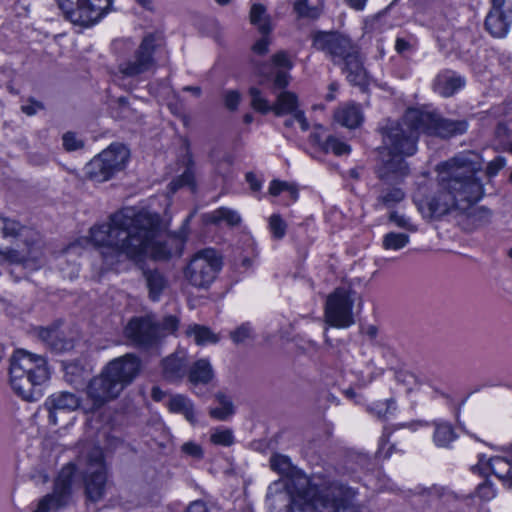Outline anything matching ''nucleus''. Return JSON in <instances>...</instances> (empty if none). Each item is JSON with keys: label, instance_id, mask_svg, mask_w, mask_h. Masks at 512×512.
<instances>
[{"label": "nucleus", "instance_id": "obj_48", "mask_svg": "<svg viewBox=\"0 0 512 512\" xmlns=\"http://www.w3.org/2000/svg\"><path fill=\"white\" fill-rule=\"evenodd\" d=\"M476 494L480 499L489 501L496 496V490L491 482L485 480L477 486Z\"/></svg>", "mask_w": 512, "mask_h": 512}, {"label": "nucleus", "instance_id": "obj_28", "mask_svg": "<svg viewBox=\"0 0 512 512\" xmlns=\"http://www.w3.org/2000/svg\"><path fill=\"white\" fill-rule=\"evenodd\" d=\"M433 442L439 448H448L450 444L456 440L457 435L452 425L443 420H435L433 422Z\"/></svg>", "mask_w": 512, "mask_h": 512}, {"label": "nucleus", "instance_id": "obj_55", "mask_svg": "<svg viewBox=\"0 0 512 512\" xmlns=\"http://www.w3.org/2000/svg\"><path fill=\"white\" fill-rule=\"evenodd\" d=\"M505 159L502 157H497L493 161H491L487 167V175L492 177L495 176L499 170H501L505 166Z\"/></svg>", "mask_w": 512, "mask_h": 512}, {"label": "nucleus", "instance_id": "obj_21", "mask_svg": "<svg viewBox=\"0 0 512 512\" xmlns=\"http://www.w3.org/2000/svg\"><path fill=\"white\" fill-rule=\"evenodd\" d=\"M160 36L156 33L147 34L135 54V60L130 63V76L148 71L153 66V52Z\"/></svg>", "mask_w": 512, "mask_h": 512}, {"label": "nucleus", "instance_id": "obj_12", "mask_svg": "<svg viewBox=\"0 0 512 512\" xmlns=\"http://www.w3.org/2000/svg\"><path fill=\"white\" fill-rule=\"evenodd\" d=\"M178 328V319L167 316L161 325L156 324L150 316L130 320V344L141 350H154L161 339L174 333Z\"/></svg>", "mask_w": 512, "mask_h": 512}, {"label": "nucleus", "instance_id": "obj_57", "mask_svg": "<svg viewBox=\"0 0 512 512\" xmlns=\"http://www.w3.org/2000/svg\"><path fill=\"white\" fill-rule=\"evenodd\" d=\"M43 105L40 102L31 100L29 104L23 105L21 110L28 116H32L37 113L39 109H42Z\"/></svg>", "mask_w": 512, "mask_h": 512}, {"label": "nucleus", "instance_id": "obj_49", "mask_svg": "<svg viewBox=\"0 0 512 512\" xmlns=\"http://www.w3.org/2000/svg\"><path fill=\"white\" fill-rule=\"evenodd\" d=\"M252 335V328L249 324H243L231 332V338L235 343H243Z\"/></svg>", "mask_w": 512, "mask_h": 512}, {"label": "nucleus", "instance_id": "obj_54", "mask_svg": "<svg viewBox=\"0 0 512 512\" xmlns=\"http://www.w3.org/2000/svg\"><path fill=\"white\" fill-rule=\"evenodd\" d=\"M269 44L268 34H262V37L253 45L252 50L255 54L264 55L268 51Z\"/></svg>", "mask_w": 512, "mask_h": 512}, {"label": "nucleus", "instance_id": "obj_35", "mask_svg": "<svg viewBox=\"0 0 512 512\" xmlns=\"http://www.w3.org/2000/svg\"><path fill=\"white\" fill-rule=\"evenodd\" d=\"M189 336L194 337V341L198 345L215 344L218 342L219 337L210 329L204 326L194 325L187 330Z\"/></svg>", "mask_w": 512, "mask_h": 512}, {"label": "nucleus", "instance_id": "obj_14", "mask_svg": "<svg viewBox=\"0 0 512 512\" xmlns=\"http://www.w3.org/2000/svg\"><path fill=\"white\" fill-rule=\"evenodd\" d=\"M65 18L73 24L90 26L105 13L109 0H56Z\"/></svg>", "mask_w": 512, "mask_h": 512}, {"label": "nucleus", "instance_id": "obj_51", "mask_svg": "<svg viewBox=\"0 0 512 512\" xmlns=\"http://www.w3.org/2000/svg\"><path fill=\"white\" fill-rule=\"evenodd\" d=\"M240 100H241V95L236 90H229V91L225 92V94H224L225 106L230 110L236 109L240 103Z\"/></svg>", "mask_w": 512, "mask_h": 512}, {"label": "nucleus", "instance_id": "obj_42", "mask_svg": "<svg viewBox=\"0 0 512 512\" xmlns=\"http://www.w3.org/2000/svg\"><path fill=\"white\" fill-rule=\"evenodd\" d=\"M268 226L274 239H282L285 236L287 225L280 215H271L269 217Z\"/></svg>", "mask_w": 512, "mask_h": 512}, {"label": "nucleus", "instance_id": "obj_18", "mask_svg": "<svg viewBox=\"0 0 512 512\" xmlns=\"http://www.w3.org/2000/svg\"><path fill=\"white\" fill-rule=\"evenodd\" d=\"M86 397L83 399L76 393L69 391H60L50 395L45 401V407L49 412V420L52 424H57L59 413H70L80 410L85 415H93L84 409Z\"/></svg>", "mask_w": 512, "mask_h": 512}, {"label": "nucleus", "instance_id": "obj_63", "mask_svg": "<svg viewBox=\"0 0 512 512\" xmlns=\"http://www.w3.org/2000/svg\"><path fill=\"white\" fill-rule=\"evenodd\" d=\"M395 47L398 52H403L407 49L408 43L403 39H397Z\"/></svg>", "mask_w": 512, "mask_h": 512}, {"label": "nucleus", "instance_id": "obj_13", "mask_svg": "<svg viewBox=\"0 0 512 512\" xmlns=\"http://www.w3.org/2000/svg\"><path fill=\"white\" fill-rule=\"evenodd\" d=\"M221 264V258L214 249H203L190 260L184 271L185 278L195 287L206 288L214 281Z\"/></svg>", "mask_w": 512, "mask_h": 512}, {"label": "nucleus", "instance_id": "obj_9", "mask_svg": "<svg viewBox=\"0 0 512 512\" xmlns=\"http://www.w3.org/2000/svg\"><path fill=\"white\" fill-rule=\"evenodd\" d=\"M10 384L23 399H35V388L49 379L46 360L41 355L17 350L10 359Z\"/></svg>", "mask_w": 512, "mask_h": 512}, {"label": "nucleus", "instance_id": "obj_1", "mask_svg": "<svg viewBox=\"0 0 512 512\" xmlns=\"http://www.w3.org/2000/svg\"><path fill=\"white\" fill-rule=\"evenodd\" d=\"M466 129L464 121H451L440 118L434 112L408 109L401 122H393L384 128L383 149L388 156V159H384L387 172L405 174L403 157L416 152V141L421 133L446 138L461 134Z\"/></svg>", "mask_w": 512, "mask_h": 512}, {"label": "nucleus", "instance_id": "obj_22", "mask_svg": "<svg viewBox=\"0 0 512 512\" xmlns=\"http://www.w3.org/2000/svg\"><path fill=\"white\" fill-rule=\"evenodd\" d=\"M186 368L187 354L185 350H177L161 361L162 377L170 383L181 381L186 374Z\"/></svg>", "mask_w": 512, "mask_h": 512}, {"label": "nucleus", "instance_id": "obj_37", "mask_svg": "<svg viewBox=\"0 0 512 512\" xmlns=\"http://www.w3.org/2000/svg\"><path fill=\"white\" fill-rule=\"evenodd\" d=\"M269 193L273 196H278L281 193H286L291 202H295L298 198V189L296 188V186L285 181H272L269 186Z\"/></svg>", "mask_w": 512, "mask_h": 512}, {"label": "nucleus", "instance_id": "obj_34", "mask_svg": "<svg viewBox=\"0 0 512 512\" xmlns=\"http://www.w3.org/2000/svg\"><path fill=\"white\" fill-rule=\"evenodd\" d=\"M23 229L24 227L19 222L0 217V254L4 246L3 241L19 236Z\"/></svg>", "mask_w": 512, "mask_h": 512}, {"label": "nucleus", "instance_id": "obj_5", "mask_svg": "<svg viewBox=\"0 0 512 512\" xmlns=\"http://www.w3.org/2000/svg\"><path fill=\"white\" fill-rule=\"evenodd\" d=\"M271 468L283 476L282 479L274 481L269 485L267 501L276 506L278 500H287L293 496V491L298 493L300 498H307L310 491L315 493L320 486L334 484L320 475L307 476L300 469L292 465L289 457L282 454H275L270 458Z\"/></svg>", "mask_w": 512, "mask_h": 512}, {"label": "nucleus", "instance_id": "obj_19", "mask_svg": "<svg viewBox=\"0 0 512 512\" xmlns=\"http://www.w3.org/2000/svg\"><path fill=\"white\" fill-rule=\"evenodd\" d=\"M512 24V6L506 0H491V9L486 16L485 27L494 37L507 35Z\"/></svg>", "mask_w": 512, "mask_h": 512}, {"label": "nucleus", "instance_id": "obj_39", "mask_svg": "<svg viewBox=\"0 0 512 512\" xmlns=\"http://www.w3.org/2000/svg\"><path fill=\"white\" fill-rule=\"evenodd\" d=\"M316 141L325 151H331L337 156L349 154L351 150L349 145L335 137H328L323 143H321L320 139L316 137Z\"/></svg>", "mask_w": 512, "mask_h": 512}, {"label": "nucleus", "instance_id": "obj_61", "mask_svg": "<svg viewBox=\"0 0 512 512\" xmlns=\"http://www.w3.org/2000/svg\"><path fill=\"white\" fill-rule=\"evenodd\" d=\"M165 397V392L161 390L159 387H153L152 389V398L155 401H162Z\"/></svg>", "mask_w": 512, "mask_h": 512}, {"label": "nucleus", "instance_id": "obj_3", "mask_svg": "<svg viewBox=\"0 0 512 512\" xmlns=\"http://www.w3.org/2000/svg\"><path fill=\"white\" fill-rule=\"evenodd\" d=\"M293 63L289 56L281 51L272 57V63L269 66H263L259 69V87H251L249 94L251 97L252 108L262 114L273 112L277 116L292 114L298 122L302 131L309 129V123L301 110H298V98L289 91L278 94L275 103L271 104L264 96V90L271 84L275 88L282 89L289 84V71Z\"/></svg>", "mask_w": 512, "mask_h": 512}, {"label": "nucleus", "instance_id": "obj_44", "mask_svg": "<svg viewBox=\"0 0 512 512\" xmlns=\"http://www.w3.org/2000/svg\"><path fill=\"white\" fill-rule=\"evenodd\" d=\"M63 147L66 151H76L84 147V141L75 132L68 131L62 136Z\"/></svg>", "mask_w": 512, "mask_h": 512}, {"label": "nucleus", "instance_id": "obj_10", "mask_svg": "<svg viewBox=\"0 0 512 512\" xmlns=\"http://www.w3.org/2000/svg\"><path fill=\"white\" fill-rule=\"evenodd\" d=\"M81 465L86 500L97 503L104 498L107 487V470L101 448H90L82 456Z\"/></svg>", "mask_w": 512, "mask_h": 512}, {"label": "nucleus", "instance_id": "obj_31", "mask_svg": "<svg viewBox=\"0 0 512 512\" xmlns=\"http://www.w3.org/2000/svg\"><path fill=\"white\" fill-rule=\"evenodd\" d=\"M215 404L209 412L212 418L225 421L234 414V405L230 397L218 393L215 396Z\"/></svg>", "mask_w": 512, "mask_h": 512}, {"label": "nucleus", "instance_id": "obj_27", "mask_svg": "<svg viewBox=\"0 0 512 512\" xmlns=\"http://www.w3.org/2000/svg\"><path fill=\"white\" fill-rule=\"evenodd\" d=\"M166 405L170 412L182 414L191 424L194 425L197 422L194 405L188 397L181 394L173 395Z\"/></svg>", "mask_w": 512, "mask_h": 512}, {"label": "nucleus", "instance_id": "obj_26", "mask_svg": "<svg viewBox=\"0 0 512 512\" xmlns=\"http://www.w3.org/2000/svg\"><path fill=\"white\" fill-rule=\"evenodd\" d=\"M465 84L464 79L454 72H444L437 76L434 89L437 93L444 97H450Z\"/></svg>", "mask_w": 512, "mask_h": 512}, {"label": "nucleus", "instance_id": "obj_62", "mask_svg": "<svg viewBox=\"0 0 512 512\" xmlns=\"http://www.w3.org/2000/svg\"><path fill=\"white\" fill-rule=\"evenodd\" d=\"M366 0H349V4L356 10H362L365 6Z\"/></svg>", "mask_w": 512, "mask_h": 512}, {"label": "nucleus", "instance_id": "obj_41", "mask_svg": "<svg viewBox=\"0 0 512 512\" xmlns=\"http://www.w3.org/2000/svg\"><path fill=\"white\" fill-rule=\"evenodd\" d=\"M395 410L396 406L393 400L377 401L369 407V411L379 419H388Z\"/></svg>", "mask_w": 512, "mask_h": 512}, {"label": "nucleus", "instance_id": "obj_53", "mask_svg": "<svg viewBox=\"0 0 512 512\" xmlns=\"http://www.w3.org/2000/svg\"><path fill=\"white\" fill-rule=\"evenodd\" d=\"M392 450H394V446L388 445V437L383 433L379 441L378 457L383 459L389 458L392 454Z\"/></svg>", "mask_w": 512, "mask_h": 512}, {"label": "nucleus", "instance_id": "obj_20", "mask_svg": "<svg viewBox=\"0 0 512 512\" xmlns=\"http://www.w3.org/2000/svg\"><path fill=\"white\" fill-rule=\"evenodd\" d=\"M481 474L492 473L504 486L512 488V460L502 456H479L477 465L473 468Z\"/></svg>", "mask_w": 512, "mask_h": 512}, {"label": "nucleus", "instance_id": "obj_23", "mask_svg": "<svg viewBox=\"0 0 512 512\" xmlns=\"http://www.w3.org/2000/svg\"><path fill=\"white\" fill-rule=\"evenodd\" d=\"M39 338L46 343L52 350L63 352L72 349L73 343L65 338L63 331L58 326L41 328L38 333Z\"/></svg>", "mask_w": 512, "mask_h": 512}, {"label": "nucleus", "instance_id": "obj_56", "mask_svg": "<svg viewBox=\"0 0 512 512\" xmlns=\"http://www.w3.org/2000/svg\"><path fill=\"white\" fill-rule=\"evenodd\" d=\"M6 258L12 263H23L29 258L35 259L36 256H29L19 253L18 251L11 250L6 253Z\"/></svg>", "mask_w": 512, "mask_h": 512}, {"label": "nucleus", "instance_id": "obj_8", "mask_svg": "<svg viewBox=\"0 0 512 512\" xmlns=\"http://www.w3.org/2000/svg\"><path fill=\"white\" fill-rule=\"evenodd\" d=\"M315 493L310 491L305 499L300 498L296 491L287 500H278L276 506H272L267 500V505L272 509L280 508L282 504H288L286 512H304V507L311 512H354L353 500L355 492L340 483L320 486Z\"/></svg>", "mask_w": 512, "mask_h": 512}, {"label": "nucleus", "instance_id": "obj_64", "mask_svg": "<svg viewBox=\"0 0 512 512\" xmlns=\"http://www.w3.org/2000/svg\"><path fill=\"white\" fill-rule=\"evenodd\" d=\"M247 241H248V245L251 248V255L254 256L255 253H256V248H255L254 241L252 239H248Z\"/></svg>", "mask_w": 512, "mask_h": 512}, {"label": "nucleus", "instance_id": "obj_7", "mask_svg": "<svg viewBox=\"0 0 512 512\" xmlns=\"http://www.w3.org/2000/svg\"><path fill=\"white\" fill-rule=\"evenodd\" d=\"M92 244L100 249L104 263L112 267L128 258V208L121 207L110 214L107 222L89 230Z\"/></svg>", "mask_w": 512, "mask_h": 512}, {"label": "nucleus", "instance_id": "obj_59", "mask_svg": "<svg viewBox=\"0 0 512 512\" xmlns=\"http://www.w3.org/2000/svg\"><path fill=\"white\" fill-rule=\"evenodd\" d=\"M136 3L142 7L144 10L149 12L156 11V4L154 0H135Z\"/></svg>", "mask_w": 512, "mask_h": 512}, {"label": "nucleus", "instance_id": "obj_4", "mask_svg": "<svg viewBox=\"0 0 512 512\" xmlns=\"http://www.w3.org/2000/svg\"><path fill=\"white\" fill-rule=\"evenodd\" d=\"M183 247L181 238L169 235L161 228L158 214L141 211L130 219V259L166 260L180 256Z\"/></svg>", "mask_w": 512, "mask_h": 512}, {"label": "nucleus", "instance_id": "obj_16", "mask_svg": "<svg viewBox=\"0 0 512 512\" xmlns=\"http://www.w3.org/2000/svg\"><path fill=\"white\" fill-rule=\"evenodd\" d=\"M74 473L73 464L64 466L54 482L53 492L39 501L34 512H50L65 506L71 496Z\"/></svg>", "mask_w": 512, "mask_h": 512}, {"label": "nucleus", "instance_id": "obj_25", "mask_svg": "<svg viewBox=\"0 0 512 512\" xmlns=\"http://www.w3.org/2000/svg\"><path fill=\"white\" fill-rule=\"evenodd\" d=\"M334 119L340 125L353 129L363 121V113L359 105L346 103L341 105L334 113Z\"/></svg>", "mask_w": 512, "mask_h": 512}, {"label": "nucleus", "instance_id": "obj_33", "mask_svg": "<svg viewBox=\"0 0 512 512\" xmlns=\"http://www.w3.org/2000/svg\"><path fill=\"white\" fill-rule=\"evenodd\" d=\"M251 23L257 26L261 34H269L271 31L270 21L266 15V9L261 4H253L250 11Z\"/></svg>", "mask_w": 512, "mask_h": 512}, {"label": "nucleus", "instance_id": "obj_2", "mask_svg": "<svg viewBox=\"0 0 512 512\" xmlns=\"http://www.w3.org/2000/svg\"><path fill=\"white\" fill-rule=\"evenodd\" d=\"M482 159L474 152L463 153L440 164L438 191L426 200L434 216H442L453 210L465 212L478 202L484 193L476 173L482 169Z\"/></svg>", "mask_w": 512, "mask_h": 512}, {"label": "nucleus", "instance_id": "obj_38", "mask_svg": "<svg viewBox=\"0 0 512 512\" xmlns=\"http://www.w3.org/2000/svg\"><path fill=\"white\" fill-rule=\"evenodd\" d=\"M409 242V236L404 233L390 232L383 238V247L386 250H400Z\"/></svg>", "mask_w": 512, "mask_h": 512}, {"label": "nucleus", "instance_id": "obj_46", "mask_svg": "<svg viewBox=\"0 0 512 512\" xmlns=\"http://www.w3.org/2000/svg\"><path fill=\"white\" fill-rule=\"evenodd\" d=\"M194 186V174L190 169H186L184 173L177 179L173 180L169 187L172 193H175L180 187Z\"/></svg>", "mask_w": 512, "mask_h": 512}, {"label": "nucleus", "instance_id": "obj_11", "mask_svg": "<svg viewBox=\"0 0 512 512\" xmlns=\"http://www.w3.org/2000/svg\"><path fill=\"white\" fill-rule=\"evenodd\" d=\"M127 161L128 147L123 143H112L84 166V176L98 183L108 181L125 169Z\"/></svg>", "mask_w": 512, "mask_h": 512}, {"label": "nucleus", "instance_id": "obj_40", "mask_svg": "<svg viewBox=\"0 0 512 512\" xmlns=\"http://www.w3.org/2000/svg\"><path fill=\"white\" fill-rule=\"evenodd\" d=\"M210 441L214 445L230 446L234 443L232 430L224 427H218L211 431Z\"/></svg>", "mask_w": 512, "mask_h": 512}, {"label": "nucleus", "instance_id": "obj_29", "mask_svg": "<svg viewBox=\"0 0 512 512\" xmlns=\"http://www.w3.org/2000/svg\"><path fill=\"white\" fill-rule=\"evenodd\" d=\"M204 219L208 223H225L229 226H238L242 220L238 211L228 207H220L214 211L206 213L204 215Z\"/></svg>", "mask_w": 512, "mask_h": 512}, {"label": "nucleus", "instance_id": "obj_17", "mask_svg": "<svg viewBox=\"0 0 512 512\" xmlns=\"http://www.w3.org/2000/svg\"><path fill=\"white\" fill-rule=\"evenodd\" d=\"M313 45L328 54L336 64L342 63L350 53L357 50L348 37L332 32H318L314 36Z\"/></svg>", "mask_w": 512, "mask_h": 512}, {"label": "nucleus", "instance_id": "obj_32", "mask_svg": "<svg viewBox=\"0 0 512 512\" xmlns=\"http://www.w3.org/2000/svg\"><path fill=\"white\" fill-rule=\"evenodd\" d=\"M144 275L150 298L154 301L158 300L167 285L165 278L156 270L144 271Z\"/></svg>", "mask_w": 512, "mask_h": 512}, {"label": "nucleus", "instance_id": "obj_43", "mask_svg": "<svg viewBox=\"0 0 512 512\" xmlns=\"http://www.w3.org/2000/svg\"><path fill=\"white\" fill-rule=\"evenodd\" d=\"M109 92L111 94V96H110V104L109 105H110V109L112 111L113 116L116 117V118L123 117V114L126 111V108H127V105H128L126 96H124V95H120V96L113 95V91H112L111 88L109 89Z\"/></svg>", "mask_w": 512, "mask_h": 512}, {"label": "nucleus", "instance_id": "obj_58", "mask_svg": "<svg viewBox=\"0 0 512 512\" xmlns=\"http://www.w3.org/2000/svg\"><path fill=\"white\" fill-rule=\"evenodd\" d=\"M129 363H130V381H131L132 378L134 376H136L138 374V372L140 371L141 362L137 357L130 354Z\"/></svg>", "mask_w": 512, "mask_h": 512}, {"label": "nucleus", "instance_id": "obj_36", "mask_svg": "<svg viewBox=\"0 0 512 512\" xmlns=\"http://www.w3.org/2000/svg\"><path fill=\"white\" fill-rule=\"evenodd\" d=\"M85 374V368L79 362H70L64 365V378L71 385L82 383Z\"/></svg>", "mask_w": 512, "mask_h": 512}, {"label": "nucleus", "instance_id": "obj_30", "mask_svg": "<svg viewBox=\"0 0 512 512\" xmlns=\"http://www.w3.org/2000/svg\"><path fill=\"white\" fill-rule=\"evenodd\" d=\"M188 378L193 385L209 383L213 378V369L209 360L196 361L189 369Z\"/></svg>", "mask_w": 512, "mask_h": 512}, {"label": "nucleus", "instance_id": "obj_24", "mask_svg": "<svg viewBox=\"0 0 512 512\" xmlns=\"http://www.w3.org/2000/svg\"><path fill=\"white\" fill-rule=\"evenodd\" d=\"M341 64H343V72L346 74L348 81L354 85L364 86L367 83V73L362 66L358 50L350 53Z\"/></svg>", "mask_w": 512, "mask_h": 512}, {"label": "nucleus", "instance_id": "obj_47", "mask_svg": "<svg viewBox=\"0 0 512 512\" xmlns=\"http://www.w3.org/2000/svg\"><path fill=\"white\" fill-rule=\"evenodd\" d=\"M404 192L400 188H392L380 196V201L387 206H392L404 199Z\"/></svg>", "mask_w": 512, "mask_h": 512}, {"label": "nucleus", "instance_id": "obj_15", "mask_svg": "<svg viewBox=\"0 0 512 512\" xmlns=\"http://www.w3.org/2000/svg\"><path fill=\"white\" fill-rule=\"evenodd\" d=\"M353 299L349 290L340 288L332 293L326 302V322L336 328H347L354 323Z\"/></svg>", "mask_w": 512, "mask_h": 512}, {"label": "nucleus", "instance_id": "obj_45", "mask_svg": "<svg viewBox=\"0 0 512 512\" xmlns=\"http://www.w3.org/2000/svg\"><path fill=\"white\" fill-rule=\"evenodd\" d=\"M181 452L186 456L195 460H201L204 456V451L201 445L194 441H187L181 446Z\"/></svg>", "mask_w": 512, "mask_h": 512}, {"label": "nucleus", "instance_id": "obj_6", "mask_svg": "<svg viewBox=\"0 0 512 512\" xmlns=\"http://www.w3.org/2000/svg\"><path fill=\"white\" fill-rule=\"evenodd\" d=\"M128 384V354L108 362L102 371L92 377L84 390L86 404L84 409L99 412L110 402L116 400Z\"/></svg>", "mask_w": 512, "mask_h": 512}, {"label": "nucleus", "instance_id": "obj_52", "mask_svg": "<svg viewBox=\"0 0 512 512\" xmlns=\"http://www.w3.org/2000/svg\"><path fill=\"white\" fill-rule=\"evenodd\" d=\"M389 218L400 228H404L410 231L415 230V227L412 225L410 219L407 218L405 215L398 214L397 212H392Z\"/></svg>", "mask_w": 512, "mask_h": 512}, {"label": "nucleus", "instance_id": "obj_50", "mask_svg": "<svg viewBox=\"0 0 512 512\" xmlns=\"http://www.w3.org/2000/svg\"><path fill=\"white\" fill-rule=\"evenodd\" d=\"M294 9L302 17L314 18L318 14L317 9L308 7L307 0H297L294 4Z\"/></svg>", "mask_w": 512, "mask_h": 512}, {"label": "nucleus", "instance_id": "obj_60", "mask_svg": "<svg viewBox=\"0 0 512 512\" xmlns=\"http://www.w3.org/2000/svg\"><path fill=\"white\" fill-rule=\"evenodd\" d=\"M247 182L250 184V187L254 191H258L261 188V183L257 180L256 176L252 173H248L246 175Z\"/></svg>", "mask_w": 512, "mask_h": 512}]
</instances>
